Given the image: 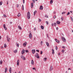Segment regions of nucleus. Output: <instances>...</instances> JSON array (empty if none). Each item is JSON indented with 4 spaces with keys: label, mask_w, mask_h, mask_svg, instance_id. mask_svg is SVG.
Segmentation results:
<instances>
[{
    "label": "nucleus",
    "mask_w": 73,
    "mask_h": 73,
    "mask_svg": "<svg viewBox=\"0 0 73 73\" xmlns=\"http://www.w3.org/2000/svg\"><path fill=\"white\" fill-rule=\"evenodd\" d=\"M27 17L28 19H30V17H31V14H30V12H28L27 13Z\"/></svg>",
    "instance_id": "obj_1"
},
{
    "label": "nucleus",
    "mask_w": 73,
    "mask_h": 73,
    "mask_svg": "<svg viewBox=\"0 0 73 73\" xmlns=\"http://www.w3.org/2000/svg\"><path fill=\"white\" fill-rule=\"evenodd\" d=\"M62 40L64 42H66V39L64 37H62L61 38Z\"/></svg>",
    "instance_id": "obj_2"
},
{
    "label": "nucleus",
    "mask_w": 73,
    "mask_h": 73,
    "mask_svg": "<svg viewBox=\"0 0 73 73\" xmlns=\"http://www.w3.org/2000/svg\"><path fill=\"white\" fill-rule=\"evenodd\" d=\"M7 41L9 42L10 41V38L8 37V35H7Z\"/></svg>",
    "instance_id": "obj_3"
},
{
    "label": "nucleus",
    "mask_w": 73,
    "mask_h": 73,
    "mask_svg": "<svg viewBox=\"0 0 73 73\" xmlns=\"http://www.w3.org/2000/svg\"><path fill=\"white\" fill-rule=\"evenodd\" d=\"M36 56L37 57V58H40V57L38 56V53H37L36 54Z\"/></svg>",
    "instance_id": "obj_4"
},
{
    "label": "nucleus",
    "mask_w": 73,
    "mask_h": 73,
    "mask_svg": "<svg viewBox=\"0 0 73 73\" xmlns=\"http://www.w3.org/2000/svg\"><path fill=\"white\" fill-rule=\"evenodd\" d=\"M32 37V34L30 33L29 35V38H31Z\"/></svg>",
    "instance_id": "obj_5"
},
{
    "label": "nucleus",
    "mask_w": 73,
    "mask_h": 73,
    "mask_svg": "<svg viewBox=\"0 0 73 73\" xmlns=\"http://www.w3.org/2000/svg\"><path fill=\"white\" fill-rule=\"evenodd\" d=\"M32 53L33 54H34V53H35V52H36V51L35 50L33 49V50H32Z\"/></svg>",
    "instance_id": "obj_6"
},
{
    "label": "nucleus",
    "mask_w": 73,
    "mask_h": 73,
    "mask_svg": "<svg viewBox=\"0 0 73 73\" xmlns=\"http://www.w3.org/2000/svg\"><path fill=\"white\" fill-rule=\"evenodd\" d=\"M6 26H5V24H4L3 25V27L4 28V29H5V30H7V28H6Z\"/></svg>",
    "instance_id": "obj_7"
},
{
    "label": "nucleus",
    "mask_w": 73,
    "mask_h": 73,
    "mask_svg": "<svg viewBox=\"0 0 73 73\" xmlns=\"http://www.w3.org/2000/svg\"><path fill=\"white\" fill-rule=\"evenodd\" d=\"M27 43L26 42H25V43L23 44V45L24 46H26L27 45Z\"/></svg>",
    "instance_id": "obj_8"
},
{
    "label": "nucleus",
    "mask_w": 73,
    "mask_h": 73,
    "mask_svg": "<svg viewBox=\"0 0 73 73\" xmlns=\"http://www.w3.org/2000/svg\"><path fill=\"white\" fill-rule=\"evenodd\" d=\"M24 53H25V50H23L22 52V54H24Z\"/></svg>",
    "instance_id": "obj_9"
},
{
    "label": "nucleus",
    "mask_w": 73,
    "mask_h": 73,
    "mask_svg": "<svg viewBox=\"0 0 73 73\" xmlns=\"http://www.w3.org/2000/svg\"><path fill=\"white\" fill-rule=\"evenodd\" d=\"M60 23H61L58 21H57L56 22V24H60Z\"/></svg>",
    "instance_id": "obj_10"
},
{
    "label": "nucleus",
    "mask_w": 73,
    "mask_h": 73,
    "mask_svg": "<svg viewBox=\"0 0 73 73\" xmlns=\"http://www.w3.org/2000/svg\"><path fill=\"white\" fill-rule=\"evenodd\" d=\"M40 9H41V10H42V9H43V7H42V6H40Z\"/></svg>",
    "instance_id": "obj_11"
},
{
    "label": "nucleus",
    "mask_w": 73,
    "mask_h": 73,
    "mask_svg": "<svg viewBox=\"0 0 73 73\" xmlns=\"http://www.w3.org/2000/svg\"><path fill=\"white\" fill-rule=\"evenodd\" d=\"M53 70V68L52 67V66H50V71H51Z\"/></svg>",
    "instance_id": "obj_12"
},
{
    "label": "nucleus",
    "mask_w": 73,
    "mask_h": 73,
    "mask_svg": "<svg viewBox=\"0 0 73 73\" xmlns=\"http://www.w3.org/2000/svg\"><path fill=\"white\" fill-rule=\"evenodd\" d=\"M31 63L32 65H34V62L33 61V60H31Z\"/></svg>",
    "instance_id": "obj_13"
},
{
    "label": "nucleus",
    "mask_w": 73,
    "mask_h": 73,
    "mask_svg": "<svg viewBox=\"0 0 73 73\" xmlns=\"http://www.w3.org/2000/svg\"><path fill=\"white\" fill-rule=\"evenodd\" d=\"M31 8H32L33 7V2H32L31 3Z\"/></svg>",
    "instance_id": "obj_14"
},
{
    "label": "nucleus",
    "mask_w": 73,
    "mask_h": 73,
    "mask_svg": "<svg viewBox=\"0 0 73 73\" xmlns=\"http://www.w3.org/2000/svg\"><path fill=\"white\" fill-rule=\"evenodd\" d=\"M8 70V69L7 68H5V73H7V71Z\"/></svg>",
    "instance_id": "obj_15"
},
{
    "label": "nucleus",
    "mask_w": 73,
    "mask_h": 73,
    "mask_svg": "<svg viewBox=\"0 0 73 73\" xmlns=\"http://www.w3.org/2000/svg\"><path fill=\"white\" fill-rule=\"evenodd\" d=\"M9 72L10 73H11L12 72V69L11 68V67H10V68L9 69Z\"/></svg>",
    "instance_id": "obj_16"
},
{
    "label": "nucleus",
    "mask_w": 73,
    "mask_h": 73,
    "mask_svg": "<svg viewBox=\"0 0 73 73\" xmlns=\"http://www.w3.org/2000/svg\"><path fill=\"white\" fill-rule=\"evenodd\" d=\"M18 28H19V29H21H21H22V28L20 27V25H19L18 26Z\"/></svg>",
    "instance_id": "obj_17"
},
{
    "label": "nucleus",
    "mask_w": 73,
    "mask_h": 73,
    "mask_svg": "<svg viewBox=\"0 0 73 73\" xmlns=\"http://www.w3.org/2000/svg\"><path fill=\"white\" fill-rule=\"evenodd\" d=\"M17 65L18 66L19 65V60H17Z\"/></svg>",
    "instance_id": "obj_18"
},
{
    "label": "nucleus",
    "mask_w": 73,
    "mask_h": 73,
    "mask_svg": "<svg viewBox=\"0 0 73 73\" xmlns=\"http://www.w3.org/2000/svg\"><path fill=\"white\" fill-rule=\"evenodd\" d=\"M37 13V11H35L34 12V15L35 16L36 15V13Z\"/></svg>",
    "instance_id": "obj_19"
},
{
    "label": "nucleus",
    "mask_w": 73,
    "mask_h": 73,
    "mask_svg": "<svg viewBox=\"0 0 73 73\" xmlns=\"http://www.w3.org/2000/svg\"><path fill=\"white\" fill-rule=\"evenodd\" d=\"M41 28L42 29H44V26H41Z\"/></svg>",
    "instance_id": "obj_20"
},
{
    "label": "nucleus",
    "mask_w": 73,
    "mask_h": 73,
    "mask_svg": "<svg viewBox=\"0 0 73 73\" xmlns=\"http://www.w3.org/2000/svg\"><path fill=\"white\" fill-rule=\"evenodd\" d=\"M50 3V4H52V3H53V1L52 0H51Z\"/></svg>",
    "instance_id": "obj_21"
},
{
    "label": "nucleus",
    "mask_w": 73,
    "mask_h": 73,
    "mask_svg": "<svg viewBox=\"0 0 73 73\" xmlns=\"http://www.w3.org/2000/svg\"><path fill=\"white\" fill-rule=\"evenodd\" d=\"M3 64V61L2 60H1L0 61V64L1 65Z\"/></svg>",
    "instance_id": "obj_22"
},
{
    "label": "nucleus",
    "mask_w": 73,
    "mask_h": 73,
    "mask_svg": "<svg viewBox=\"0 0 73 73\" xmlns=\"http://www.w3.org/2000/svg\"><path fill=\"white\" fill-rule=\"evenodd\" d=\"M52 53L53 54H54V50L52 49Z\"/></svg>",
    "instance_id": "obj_23"
},
{
    "label": "nucleus",
    "mask_w": 73,
    "mask_h": 73,
    "mask_svg": "<svg viewBox=\"0 0 73 73\" xmlns=\"http://www.w3.org/2000/svg\"><path fill=\"white\" fill-rule=\"evenodd\" d=\"M17 50H15L14 51V52L15 53H17Z\"/></svg>",
    "instance_id": "obj_24"
},
{
    "label": "nucleus",
    "mask_w": 73,
    "mask_h": 73,
    "mask_svg": "<svg viewBox=\"0 0 73 73\" xmlns=\"http://www.w3.org/2000/svg\"><path fill=\"white\" fill-rule=\"evenodd\" d=\"M61 19L62 21H63V20H64V18H63V17H61Z\"/></svg>",
    "instance_id": "obj_25"
},
{
    "label": "nucleus",
    "mask_w": 73,
    "mask_h": 73,
    "mask_svg": "<svg viewBox=\"0 0 73 73\" xmlns=\"http://www.w3.org/2000/svg\"><path fill=\"white\" fill-rule=\"evenodd\" d=\"M21 14H20V13H19L17 15L18 17H19V16H20Z\"/></svg>",
    "instance_id": "obj_26"
},
{
    "label": "nucleus",
    "mask_w": 73,
    "mask_h": 73,
    "mask_svg": "<svg viewBox=\"0 0 73 73\" xmlns=\"http://www.w3.org/2000/svg\"><path fill=\"white\" fill-rule=\"evenodd\" d=\"M4 47L5 48H6V47H7V44H4Z\"/></svg>",
    "instance_id": "obj_27"
},
{
    "label": "nucleus",
    "mask_w": 73,
    "mask_h": 73,
    "mask_svg": "<svg viewBox=\"0 0 73 73\" xmlns=\"http://www.w3.org/2000/svg\"><path fill=\"white\" fill-rule=\"evenodd\" d=\"M70 17L71 18V21H73V18H72V17Z\"/></svg>",
    "instance_id": "obj_28"
},
{
    "label": "nucleus",
    "mask_w": 73,
    "mask_h": 73,
    "mask_svg": "<svg viewBox=\"0 0 73 73\" xmlns=\"http://www.w3.org/2000/svg\"><path fill=\"white\" fill-rule=\"evenodd\" d=\"M46 45L47 46H49V43H48V42H46Z\"/></svg>",
    "instance_id": "obj_29"
},
{
    "label": "nucleus",
    "mask_w": 73,
    "mask_h": 73,
    "mask_svg": "<svg viewBox=\"0 0 73 73\" xmlns=\"http://www.w3.org/2000/svg\"><path fill=\"white\" fill-rule=\"evenodd\" d=\"M22 9L23 10H24V5H22Z\"/></svg>",
    "instance_id": "obj_30"
},
{
    "label": "nucleus",
    "mask_w": 73,
    "mask_h": 73,
    "mask_svg": "<svg viewBox=\"0 0 73 73\" xmlns=\"http://www.w3.org/2000/svg\"><path fill=\"white\" fill-rule=\"evenodd\" d=\"M54 26H55V27H56V23H54Z\"/></svg>",
    "instance_id": "obj_31"
},
{
    "label": "nucleus",
    "mask_w": 73,
    "mask_h": 73,
    "mask_svg": "<svg viewBox=\"0 0 73 73\" xmlns=\"http://www.w3.org/2000/svg\"><path fill=\"white\" fill-rule=\"evenodd\" d=\"M65 52V50H62V52L63 53H64Z\"/></svg>",
    "instance_id": "obj_32"
},
{
    "label": "nucleus",
    "mask_w": 73,
    "mask_h": 73,
    "mask_svg": "<svg viewBox=\"0 0 73 73\" xmlns=\"http://www.w3.org/2000/svg\"><path fill=\"white\" fill-rule=\"evenodd\" d=\"M55 49H56V50H57V49H58V48H57V46H56Z\"/></svg>",
    "instance_id": "obj_33"
},
{
    "label": "nucleus",
    "mask_w": 73,
    "mask_h": 73,
    "mask_svg": "<svg viewBox=\"0 0 73 73\" xmlns=\"http://www.w3.org/2000/svg\"><path fill=\"white\" fill-rule=\"evenodd\" d=\"M22 59L23 60H25V59H26V58H25V57H23V58H22Z\"/></svg>",
    "instance_id": "obj_34"
},
{
    "label": "nucleus",
    "mask_w": 73,
    "mask_h": 73,
    "mask_svg": "<svg viewBox=\"0 0 73 73\" xmlns=\"http://www.w3.org/2000/svg\"><path fill=\"white\" fill-rule=\"evenodd\" d=\"M45 17H47V18H48V15H46L45 16Z\"/></svg>",
    "instance_id": "obj_35"
},
{
    "label": "nucleus",
    "mask_w": 73,
    "mask_h": 73,
    "mask_svg": "<svg viewBox=\"0 0 73 73\" xmlns=\"http://www.w3.org/2000/svg\"><path fill=\"white\" fill-rule=\"evenodd\" d=\"M25 51L26 52V53H27V52H28H28H29L28 50H25Z\"/></svg>",
    "instance_id": "obj_36"
},
{
    "label": "nucleus",
    "mask_w": 73,
    "mask_h": 73,
    "mask_svg": "<svg viewBox=\"0 0 73 73\" xmlns=\"http://www.w3.org/2000/svg\"><path fill=\"white\" fill-rule=\"evenodd\" d=\"M3 4V3L1 2H0V5H1L2 4Z\"/></svg>",
    "instance_id": "obj_37"
},
{
    "label": "nucleus",
    "mask_w": 73,
    "mask_h": 73,
    "mask_svg": "<svg viewBox=\"0 0 73 73\" xmlns=\"http://www.w3.org/2000/svg\"><path fill=\"white\" fill-rule=\"evenodd\" d=\"M70 14V12H68L67 14V15L68 16V15H69Z\"/></svg>",
    "instance_id": "obj_38"
},
{
    "label": "nucleus",
    "mask_w": 73,
    "mask_h": 73,
    "mask_svg": "<svg viewBox=\"0 0 73 73\" xmlns=\"http://www.w3.org/2000/svg\"><path fill=\"white\" fill-rule=\"evenodd\" d=\"M46 23L47 25H48V24H49V23H48V22L47 21H46Z\"/></svg>",
    "instance_id": "obj_39"
},
{
    "label": "nucleus",
    "mask_w": 73,
    "mask_h": 73,
    "mask_svg": "<svg viewBox=\"0 0 73 73\" xmlns=\"http://www.w3.org/2000/svg\"><path fill=\"white\" fill-rule=\"evenodd\" d=\"M46 59H47V58H45L44 59V61H46Z\"/></svg>",
    "instance_id": "obj_40"
},
{
    "label": "nucleus",
    "mask_w": 73,
    "mask_h": 73,
    "mask_svg": "<svg viewBox=\"0 0 73 73\" xmlns=\"http://www.w3.org/2000/svg\"><path fill=\"white\" fill-rule=\"evenodd\" d=\"M66 13V12H63L62 13V15H63V14H64V13Z\"/></svg>",
    "instance_id": "obj_41"
},
{
    "label": "nucleus",
    "mask_w": 73,
    "mask_h": 73,
    "mask_svg": "<svg viewBox=\"0 0 73 73\" xmlns=\"http://www.w3.org/2000/svg\"><path fill=\"white\" fill-rule=\"evenodd\" d=\"M43 53V52L42 51H40V54H42Z\"/></svg>",
    "instance_id": "obj_42"
},
{
    "label": "nucleus",
    "mask_w": 73,
    "mask_h": 73,
    "mask_svg": "<svg viewBox=\"0 0 73 73\" xmlns=\"http://www.w3.org/2000/svg\"><path fill=\"white\" fill-rule=\"evenodd\" d=\"M56 42H57L58 43H60V40H58L56 41Z\"/></svg>",
    "instance_id": "obj_43"
},
{
    "label": "nucleus",
    "mask_w": 73,
    "mask_h": 73,
    "mask_svg": "<svg viewBox=\"0 0 73 73\" xmlns=\"http://www.w3.org/2000/svg\"><path fill=\"white\" fill-rule=\"evenodd\" d=\"M42 43H43V42H42V41H41L40 43L41 45H42Z\"/></svg>",
    "instance_id": "obj_44"
},
{
    "label": "nucleus",
    "mask_w": 73,
    "mask_h": 73,
    "mask_svg": "<svg viewBox=\"0 0 73 73\" xmlns=\"http://www.w3.org/2000/svg\"><path fill=\"white\" fill-rule=\"evenodd\" d=\"M24 56H23V55H22L21 56V58H23L24 57Z\"/></svg>",
    "instance_id": "obj_45"
},
{
    "label": "nucleus",
    "mask_w": 73,
    "mask_h": 73,
    "mask_svg": "<svg viewBox=\"0 0 73 73\" xmlns=\"http://www.w3.org/2000/svg\"><path fill=\"white\" fill-rule=\"evenodd\" d=\"M33 2L34 3H35V0H33Z\"/></svg>",
    "instance_id": "obj_46"
},
{
    "label": "nucleus",
    "mask_w": 73,
    "mask_h": 73,
    "mask_svg": "<svg viewBox=\"0 0 73 73\" xmlns=\"http://www.w3.org/2000/svg\"><path fill=\"white\" fill-rule=\"evenodd\" d=\"M3 16H4V17H5L6 16L5 14H3Z\"/></svg>",
    "instance_id": "obj_47"
},
{
    "label": "nucleus",
    "mask_w": 73,
    "mask_h": 73,
    "mask_svg": "<svg viewBox=\"0 0 73 73\" xmlns=\"http://www.w3.org/2000/svg\"><path fill=\"white\" fill-rule=\"evenodd\" d=\"M19 7V5L17 4V8H18V7Z\"/></svg>",
    "instance_id": "obj_48"
},
{
    "label": "nucleus",
    "mask_w": 73,
    "mask_h": 73,
    "mask_svg": "<svg viewBox=\"0 0 73 73\" xmlns=\"http://www.w3.org/2000/svg\"><path fill=\"white\" fill-rule=\"evenodd\" d=\"M36 52H39V50H36Z\"/></svg>",
    "instance_id": "obj_49"
},
{
    "label": "nucleus",
    "mask_w": 73,
    "mask_h": 73,
    "mask_svg": "<svg viewBox=\"0 0 73 73\" xmlns=\"http://www.w3.org/2000/svg\"><path fill=\"white\" fill-rule=\"evenodd\" d=\"M62 48H64V49H65V47L64 46H63L62 47Z\"/></svg>",
    "instance_id": "obj_50"
},
{
    "label": "nucleus",
    "mask_w": 73,
    "mask_h": 73,
    "mask_svg": "<svg viewBox=\"0 0 73 73\" xmlns=\"http://www.w3.org/2000/svg\"><path fill=\"white\" fill-rule=\"evenodd\" d=\"M33 70H36V69H35V68H33Z\"/></svg>",
    "instance_id": "obj_51"
},
{
    "label": "nucleus",
    "mask_w": 73,
    "mask_h": 73,
    "mask_svg": "<svg viewBox=\"0 0 73 73\" xmlns=\"http://www.w3.org/2000/svg\"><path fill=\"white\" fill-rule=\"evenodd\" d=\"M17 46L19 47V44H17Z\"/></svg>",
    "instance_id": "obj_52"
},
{
    "label": "nucleus",
    "mask_w": 73,
    "mask_h": 73,
    "mask_svg": "<svg viewBox=\"0 0 73 73\" xmlns=\"http://www.w3.org/2000/svg\"><path fill=\"white\" fill-rule=\"evenodd\" d=\"M24 1H25V0H23V4H24V3H25V2Z\"/></svg>",
    "instance_id": "obj_53"
},
{
    "label": "nucleus",
    "mask_w": 73,
    "mask_h": 73,
    "mask_svg": "<svg viewBox=\"0 0 73 73\" xmlns=\"http://www.w3.org/2000/svg\"><path fill=\"white\" fill-rule=\"evenodd\" d=\"M56 30H58V27H57L56 28Z\"/></svg>",
    "instance_id": "obj_54"
},
{
    "label": "nucleus",
    "mask_w": 73,
    "mask_h": 73,
    "mask_svg": "<svg viewBox=\"0 0 73 73\" xmlns=\"http://www.w3.org/2000/svg\"><path fill=\"white\" fill-rule=\"evenodd\" d=\"M39 21H41V20L40 19H39Z\"/></svg>",
    "instance_id": "obj_55"
},
{
    "label": "nucleus",
    "mask_w": 73,
    "mask_h": 73,
    "mask_svg": "<svg viewBox=\"0 0 73 73\" xmlns=\"http://www.w3.org/2000/svg\"><path fill=\"white\" fill-rule=\"evenodd\" d=\"M55 41H56V42H57V41L58 40L57 39H55Z\"/></svg>",
    "instance_id": "obj_56"
},
{
    "label": "nucleus",
    "mask_w": 73,
    "mask_h": 73,
    "mask_svg": "<svg viewBox=\"0 0 73 73\" xmlns=\"http://www.w3.org/2000/svg\"><path fill=\"white\" fill-rule=\"evenodd\" d=\"M46 36H47V37H48H48H48V34H47L46 35Z\"/></svg>",
    "instance_id": "obj_57"
},
{
    "label": "nucleus",
    "mask_w": 73,
    "mask_h": 73,
    "mask_svg": "<svg viewBox=\"0 0 73 73\" xmlns=\"http://www.w3.org/2000/svg\"><path fill=\"white\" fill-rule=\"evenodd\" d=\"M36 30V27L34 28V31Z\"/></svg>",
    "instance_id": "obj_58"
},
{
    "label": "nucleus",
    "mask_w": 73,
    "mask_h": 73,
    "mask_svg": "<svg viewBox=\"0 0 73 73\" xmlns=\"http://www.w3.org/2000/svg\"><path fill=\"white\" fill-rule=\"evenodd\" d=\"M7 5L8 4V1H7Z\"/></svg>",
    "instance_id": "obj_59"
},
{
    "label": "nucleus",
    "mask_w": 73,
    "mask_h": 73,
    "mask_svg": "<svg viewBox=\"0 0 73 73\" xmlns=\"http://www.w3.org/2000/svg\"><path fill=\"white\" fill-rule=\"evenodd\" d=\"M53 18L54 19H56V16H54Z\"/></svg>",
    "instance_id": "obj_60"
},
{
    "label": "nucleus",
    "mask_w": 73,
    "mask_h": 73,
    "mask_svg": "<svg viewBox=\"0 0 73 73\" xmlns=\"http://www.w3.org/2000/svg\"><path fill=\"white\" fill-rule=\"evenodd\" d=\"M52 27H53V23H52Z\"/></svg>",
    "instance_id": "obj_61"
},
{
    "label": "nucleus",
    "mask_w": 73,
    "mask_h": 73,
    "mask_svg": "<svg viewBox=\"0 0 73 73\" xmlns=\"http://www.w3.org/2000/svg\"><path fill=\"white\" fill-rule=\"evenodd\" d=\"M1 49H3V46H1Z\"/></svg>",
    "instance_id": "obj_62"
},
{
    "label": "nucleus",
    "mask_w": 73,
    "mask_h": 73,
    "mask_svg": "<svg viewBox=\"0 0 73 73\" xmlns=\"http://www.w3.org/2000/svg\"><path fill=\"white\" fill-rule=\"evenodd\" d=\"M72 11H70V13H72Z\"/></svg>",
    "instance_id": "obj_63"
},
{
    "label": "nucleus",
    "mask_w": 73,
    "mask_h": 73,
    "mask_svg": "<svg viewBox=\"0 0 73 73\" xmlns=\"http://www.w3.org/2000/svg\"><path fill=\"white\" fill-rule=\"evenodd\" d=\"M58 55H60V53H58Z\"/></svg>",
    "instance_id": "obj_64"
}]
</instances>
